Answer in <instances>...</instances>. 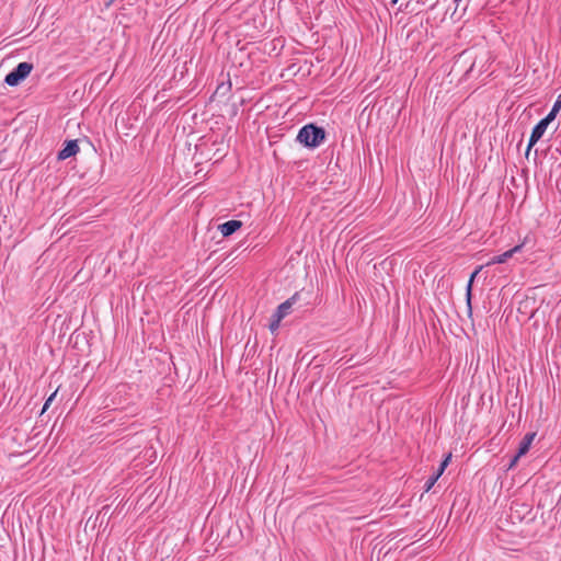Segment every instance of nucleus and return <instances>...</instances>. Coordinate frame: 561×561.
<instances>
[{
	"instance_id": "1",
	"label": "nucleus",
	"mask_w": 561,
	"mask_h": 561,
	"mask_svg": "<svg viewBox=\"0 0 561 561\" xmlns=\"http://www.w3.org/2000/svg\"><path fill=\"white\" fill-rule=\"evenodd\" d=\"M324 129L313 124L304 126L297 135V140L307 148H317L324 141Z\"/></svg>"
},
{
	"instance_id": "2",
	"label": "nucleus",
	"mask_w": 561,
	"mask_h": 561,
	"mask_svg": "<svg viewBox=\"0 0 561 561\" xmlns=\"http://www.w3.org/2000/svg\"><path fill=\"white\" fill-rule=\"evenodd\" d=\"M33 68L34 66L31 62H20L11 72L5 76L4 82L10 87H16L28 77Z\"/></svg>"
},
{
	"instance_id": "3",
	"label": "nucleus",
	"mask_w": 561,
	"mask_h": 561,
	"mask_svg": "<svg viewBox=\"0 0 561 561\" xmlns=\"http://www.w3.org/2000/svg\"><path fill=\"white\" fill-rule=\"evenodd\" d=\"M547 123L540 121L534 128L529 138L528 147H527V153L529 152L530 148L539 141V139L543 136V134L547 130Z\"/></svg>"
},
{
	"instance_id": "4",
	"label": "nucleus",
	"mask_w": 561,
	"mask_h": 561,
	"mask_svg": "<svg viewBox=\"0 0 561 561\" xmlns=\"http://www.w3.org/2000/svg\"><path fill=\"white\" fill-rule=\"evenodd\" d=\"M523 244H518L514 248H512L508 251H505L504 253L493 256L488 263L486 266L493 265V264H501L505 263L508 259H511L515 253L519 252Z\"/></svg>"
},
{
	"instance_id": "5",
	"label": "nucleus",
	"mask_w": 561,
	"mask_h": 561,
	"mask_svg": "<svg viewBox=\"0 0 561 561\" xmlns=\"http://www.w3.org/2000/svg\"><path fill=\"white\" fill-rule=\"evenodd\" d=\"M79 151V146L77 140H69L66 142L65 147L58 152L59 160H66Z\"/></svg>"
},
{
	"instance_id": "6",
	"label": "nucleus",
	"mask_w": 561,
	"mask_h": 561,
	"mask_svg": "<svg viewBox=\"0 0 561 561\" xmlns=\"http://www.w3.org/2000/svg\"><path fill=\"white\" fill-rule=\"evenodd\" d=\"M297 298V294H295L293 297L280 304L274 314L278 317V319H284L286 316L289 314L295 301Z\"/></svg>"
},
{
	"instance_id": "7",
	"label": "nucleus",
	"mask_w": 561,
	"mask_h": 561,
	"mask_svg": "<svg viewBox=\"0 0 561 561\" xmlns=\"http://www.w3.org/2000/svg\"><path fill=\"white\" fill-rule=\"evenodd\" d=\"M242 222L239 220H229L219 226V230L224 237H229L239 230Z\"/></svg>"
},
{
	"instance_id": "8",
	"label": "nucleus",
	"mask_w": 561,
	"mask_h": 561,
	"mask_svg": "<svg viewBox=\"0 0 561 561\" xmlns=\"http://www.w3.org/2000/svg\"><path fill=\"white\" fill-rule=\"evenodd\" d=\"M536 436V433H528L524 436V438L522 439V442L519 443V446H518V456H524L528 453L533 442H534V438Z\"/></svg>"
},
{
	"instance_id": "9",
	"label": "nucleus",
	"mask_w": 561,
	"mask_h": 561,
	"mask_svg": "<svg viewBox=\"0 0 561 561\" xmlns=\"http://www.w3.org/2000/svg\"><path fill=\"white\" fill-rule=\"evenodd\" d=\"M482 270V266H479L470 276V279L468 282V285H467V290H466V298H467V305H468V309L469 311H471V290H472V284H473V280L476 278V276L478 275V273Z\"/></svg>"
},
{
	"instance_id": "10",
	"label": "nucleus",
	"mask_w": 561,
	"mask_h": 561,
	"mask_svg": "<svg viewBox=\"0 0 561 561\" xmlns=\"http://www.w3.org/2000/svg\"><path fill=\"white\" fill-rule=\"evenodd\" d=\"M283 319H278V317L276 314H273L272 316V321L270 323V330L272 333H274L275 331H277V329L279 328V323Z\"/></svg>"
},
{
	"instance_id": "11",
	"label": "nucleus",
	"mask_w": 561,
	"mask_h": 561,
	"mask_svg": "<svg viewBox=\"0 0 561 561\" xmlns=\"http://www.w3.org/2000/svg\"><path fill=\"white\" fill-rule=\"evenodd\" d=\"M440 476H437V473H435L434 476H432L425 483V492H428L433 486L434 484L436 483V481L438 480Z\"/></svg>"
},
{
	"instance_id": "12",
	"label": "nucleus",
	"mask_w": 561,
	"mask_h": 561,
	"mask_svg": "<svg viewBox=\"0 0 561 561\" xmlns=\"http://www.w3.org/2000/svg\"><path fill=\"white\" fill-rule=\"evenodd\" d=\"M450 458H451V455H448V456H447V457L442 461V463H440V466H439V468H438V470H437V472H436V473H437V476H442V474H443L444 470L446 469V467H447V466H448V463H449Z\"/></svg>"
},
{
	"instance_id": "13",
	"label": "nucleus",
	"mask_w": 561,
	"mask_h": 561,
	"mask_svg": "<svg viewBox=\"0 0 561 561\" xmlns=\"http://www.w3.org/2000/svg\"><path fill=\"white\" fill-rule=\"evenodd\" d=\"M557 114H558V112L551 110L550 113L541 121L546 122L547 125H549L556 118Z\"/></svg>"
},
{
	"instance_id": "14",
	"label": "nucleus",
	"mask_w": 561,
	"mask_h": 561,
	"mask_svg": "<svg viewBox=\"0 0 561 561\" xmlns=\"http://www.w3.org/2000/svg\"><path fill=\"white\" fill-rule=\"evenodd\" d=\"M552 111H556L559 113V111L561 110V94L558 95L552 108Z\"/></svg>"
},
{
	"instance_id": "15",
	"label": "nucleus",
	"mask_w": 561,
	"mask_h": 561,
	"mask_svg": "<svg viewBox=\"0 0 561 561\" xmlns=\"http://www.w3.org/2000/svg\"><path fill=\"white\" fill-rule=\"evenodd\" d=\"M56 397V392H54L44 403V407H43V411L42 412H45L48 407L50 405L51 401L54 400V398Z\"/></svg>"
},
{
	"instance_id": "16",
	"label": "nucleus",
	"mask_w": 561,
	"mask_h": 561,
	"mask_svg": "<svg viewBox=\"0 0 561 561\" xmlns=\"http://www.w3.org/2000/svg\"><path fill=\"white\" fill-rule=\"evenodd\" d=\"M522 456H518V453L514 456V458L511 460L510 462V466H508V469H512L513 467L516 466L518 459L520 458Z\"/></svg>"
},
{
	"instance_id": "17",
	"label": "nucleus",
	"mask_w": 561,
	"mask_h": 561,
	"mask_svg": "<svg viewBox=\"0 0 561 561\" xmlns=\"http://www.w3.org/2000/svg\"><path fill=\"white\" fill-rule=\"evenodd\" d=\"M461 0H454V2H456L457 4L460 2Z\"/></svg>"
},
{
	"instance_id": "18",
	"label": "nucleus",
	"mask_w": 561,
	"mask_h": 561,
	"mask_svg": "<svg viewBox=\"0 0 561 561\" xmlns=\"http://www.w3.org/2000/svg\"><path fill=\"white\" fill-rule=\"evenodd\" d=\"M399 0H392V3H397Z\"/></svg>"
},
{
	"instance_id": "19",
	"label": "nucleus",
	"mask_w": 561,
	"mask_h": 561,
	"mask_svg": "<svg viewBox=\"0 0 561 561\" xmlns=\"http://www.w3.org/2000/svg\"><path fill=\"white\" fill-rule=\"evenodd\" d=\"M115 0H110V3L114 2Z\"/></svg>"
}]
</instances>
